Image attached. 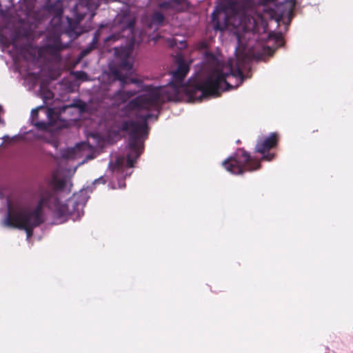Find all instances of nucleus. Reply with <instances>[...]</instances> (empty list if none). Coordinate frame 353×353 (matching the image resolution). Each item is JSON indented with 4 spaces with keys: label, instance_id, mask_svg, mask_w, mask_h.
<instances>
[{
    "label": "nucleus",
    "instance_id": "obj_1",
    "mask_svg": "<svg viewBox=\"0 0 353 353\" xmlns=\"http://www.w3.org/2000/svg\"><path fill=\"white\" fill-rule=\"evenodd\" d=\"M114 22L120 23L122 32L106 37L105 42L125 36L130 41L125 46L115 48L117 59L110 62L108 71L100 77L99 90L105 98L110 99L114 105L124 103L137 92H143L122 107L119 112V117L127 118L121 121L119 129L129 134L126 165L132 168L143 150V143L149 130L147 121L157 119V113L163 103L176 100L181 92L188 90L184 78L190 67L182 57H177V68L172 72L171 81L163 86L145 85L143 81L129 77L133 73V48L139 42L134 32L135 21L125 14H119Z\"/></svg>",
    "mask_w": 353,
    "mask_h": 353
},
{
    "label": "nucleus",
    "instance_id": "obj_2",
    "mask_svg": "<svg viewBox=\"0 0 353 353\" xmlns=\"http://www.w3.org/2000/svg\"><path fill=\"white\" fill-rule=\"evenodd\" d=\"M235 0H226L223 12H214L212 21L216 30L233 32L236 37L234 58H230L225 63L214 60V65L204 79L194 80L193 87L201 91L202 97H216L223 91L239 87L248 78L243 70L248 67L252 57L259 54L255 44L258 35L256 34V17L258 10L239 11Z\"/></svg>",
    "mask_w": 353,
    "mask_h": 353
},
{
    "label": "nucleus",
    "instance_id": "obj_3",
    "mask_svg": "<svg viewBox=\"0 0 353 353\" xmlns=\"http://www.w3.org/2000/svg\"><path fill=\"white\" fill-rule=\"evenodd\" d=\"M65 1H57L50 6V9L55 12V17L52 23L57 24L52 31H50L46 37V42L42 48L33 46L28 37V43L25 46L18 45V34H15L10 41H5L3 51H8L12 56L17 68L20 72L25 70L28 75L37 79L38 73L41 72H32L30 65H37L40 59H44L52 63H58L61 61V51L66 48L68 43H61V37L67 34L71 38L79 37L82 30L79 28L80 22L86 15H79L73 13L74 19L67 17V27L63 28L60 23L61 17L63 13Z\"/></svg>",
    "mask_w": 353,
    "mask_h": 353
},
{
    "label": "nucleus",
    "instance_id": "obj_4",
    "mask_svg": "<svg viewBox=\"0 0 353 353\" xmlns=\"http://www.w3.org/2000/svg\"><path fill=\"white\" fill-rule=\"evenodd\" d=\"M65 1H57L50 6V9L55 12V17L52 23L57 24L52 31H50L46 37V42L42 48L33 46L28 37V43L25 46L18 45V34H15L10 41H5L3 51H8L12 56L17 68L20 72L25 70L28 75L37 79L38 73L41 72H32L30 65H37L40 59H44L52 63H58L61 61V51L66 48L68 43H61V37L67 34L71 38L79 37L82 30L79 28L80 22L86 15H79L73 13L74 19L67 17V27L63 28L60 23L61 17L63 13Z\"/></svg>",
    "mask_w": 353,
    "mask_h": 353
},
{
    "label": "nucleus",
    "instance_id": "obj_5",
    "mask_svg": "<svg viewBox=\"0 0 353 353\" xmlns=\"http://www.w3.org/2000/svg\"><path fill=\"white\" fill-rule=\"evenodd\" d=\"M92 192V187L88 186L86 188H83L79 192L68 199L65 203H61L51 192H46L40 199L37 206L33 209L26 208L14 212L9 207L3 224L6 226L25 230L28 240L32 235L33 228L44 221L43 206L52 208V203H53L55 224L65 222L69 215L74 216V220L79 219L83 215V209L90 197L88 193Z\"/></svg>",
    "mask_w": 353,
    "mask_h": 353
},
{
    "label": "nucleus",
    "instance_id": "obj_6",
    "mask_svg": "<svg viewBox=\"0 0 353 353\" xmlns=\"http://www.w3.org/2000/svg\"><path fill=\"white\" fill-rule=\"evenodd\" d=\"M80 100L52 108L37 107L31 112L32 124L40 131H52L65 127L69 121L76 120L82 109Z\"/></svg>",
    "mask_w": 353,
    "mask_h": 353
},
{
    "label": "nucleus",
    "instance_id": "obj_7",
    "mask_svg": "<svg viewBox=\"0 0 353 353\" xmlns=\"http://www.w3.org/2000/svg\"><path fill=\"white\" fill-rule=\"evenodd\" d=\"M227 171L233 174H241L245 170L254 171L260 168V161L243 150H239L236 153L228 157L222 163Z\"/></svg>",
    "mask_w": 353,
    "mask_h": 353
},
{
    "label": "nucleus",
    "instance_id": "obj_8",
    "mask_svg": "<svg viewBox=\"0 0 353 353\" xmlns=\"http://www.w3.org/2000/svg\"><path fill=\"white\" fill-rule=\"evenodd\" d=\"M173 8L171 1H162L157 4L150 18V28H159L164 25L168 12Z\"/></svg>",
    "mask_w": 353,
    "mask_h": 353
},
{
    "label": "nucleus",
    "instance_id": "obj_9",
    "mask_svg": "<svg viewBox=\"0 0 353 353\" xmlns=\"http://www.w3.org/2000/svg\"><path fill=\"white\" fill-rule=\"evenodd\" d=\"M226 0H221L219 6L217 8L218 12H223L225 2ZM236 10L239 11L250 10V13H252L254 10H258V5H263L269 2L274 1V0H235Z\"/></svg>",
    "mask_w": 353,
    "mask_h": 353
},
{
    "label": "nucleus",
    "instance_id": "obj_10",
    "mask_svg": "<svg viewBox=\"0 0 353 353\" xmlns=\"http://www.w3.org/2000/svg\"><path fill=\"white\" fill-rule=\"evenodd\" d=\"M276 143L277 134L276 133H272L263 141H258L256 145V151L259 153L263 154L262 157V160L270 161L274 159V154H265V152L269 151L271 148L275 147L276 145Z\"/></svg>",
    "mask_w": 353,
    "mask_h": 353
},
{
    "label": "nucleus",
    "instance_id": "obj_11",
    "mask_svg": "<svg viewBox=\"0 0 353 353\" xmlns=\"http://www.w3.org/2000/svg\"><path fill=\"white\" fill-rule=\"evenodd\" d=\"M109 168L112 170L118 179L117 187L114 185H110L111 188L112 189L124 188L125 187V183L122 178H125L126 176H130L131 172L128 173L126 168H125L123 159L117 157L114 164L112 162H110Z\"/></svg>",
    "mask_w": 353,
    "mask_h": 353
},
{
    "label": "nucleus",
    "instance_id": "obj_12",
    "mask_svg": "<svg viewBox=\"0 0 353 353\" xmlns=\"http://www.w3.org/2000/svg\"><path fill=\"white\" fill-rule=\"evenodd\" d=\"M99 31L95 32L91 43L88 47L82 50L80 52V58H83L87 56L92 50L95 49L97 46L98 41L99 39Z\"/></svg>",
    "mask_w": 353,
    "mask_h": 353
},
{
    "label": "nucleus",
    "instance_id": "obj_13",
    "mask_svg": "<svg viewBox=\"0 0 353 353\" xmlns=\"http://www.w3.org/2000/svg\"><path fill=\"white\" fill-rule=\"evenodd\" d=\"M41 96L45 103H48V101L52 99L54 97L53 92L50 90L46 86L42 83L40 86Z\"/></svg>",
    "mask_w": 353,
    "mask_h": 353
},
{
    "label": "nucleus",
    "instance_id": "obj_14",
    "mask_svg": "<svg viewBox=\"0 0 353 353\" xmlns=\"http://www.w3.org/2000/svg\"><path fill=\"white\" fill-rule=\"evenodd\" d=\"M74 148H67L61 152V155L65 159H70L74 158Z\"/></svg>",
    "mask_w": 353,
    "mask_h": 353
},
{
    "label": "nucleus",
    "instance_id": "obj_15",
    "mask_svg": "<svg viewBox=\"0 0 353 353\" xmlns=\"http://www.w3.org/2000/svg\"><path fill=\"white\" fill-rule=\"evenodd\" d=\"M56 188L59 190H64L68 185V181L66 179H57L54 178Z\"/></svg>",
    "mask_w": 353,
    "mask_h": 353
},
{
    "label": "nucleus",
    "instance_id": "obj_16",
    "mask_svg": "<svg viewBox=\"0 0 353 353\" xmlns=\"http://www.w3.org/2000/svg\"><path fill=\"white\" fill-rule=\"evenodd\" d=\"M105 183V180L104 179L103 176H101L99 177V179H95L93 182H92V186H94L95 185L98 184V183H102V184H104Z\"/></svg>",
    "mask_w": 353,
    "mask_h": 353
},
{
    "label": "nucleus",
    "instance_id": "obj_17",
    "mask_svg": "<svg viewBox=\"0 0 353 353\" xmlns=\"http://www.w3.org/2000/svg\"><path fill=\"white\" fill-rule=\"evenodd\" d=\"M183 0H170V1H171V3L172 4V2L176 3V4H180L181 2H183Z\"/></svg>",
    "mask_w": 353,
    "mask_h": 353
},
{
    "label": "nucleus",
    "instance_id": "obj_18",
    "mask_svg": "<svg viewBox=\"0 0 353 353\" xmlns=\"http://www.w3.org/2000/svg\"><path fill=\"white\" fill-rule=\"evenodd\" d=\"M83 77H86L87 74L85 73V72H81V76H79V78H83Z\"/></svg>",
    "mask_w": 353,
    "mask_h": 353
},
{
    "label": "nucleus",
    "instance_id": "obj_19",
    "mask_svg": "<svg viewBox=\"0 0 353 353\" xmlns=\"http://www.w3.org/2000/svg\"><path fill=\"white\" fill-rule=\"evenodd\" d=\"M263 50L265 52H269L270 51H271V50H270V48L266 49V48H263Z\"/></svg>",
    "mask_w": 353,
    "mask_h": 353
},
{
    "label": "nucleus",
    "instance_id": "obj_20",
    "mask_svg": "<svg viewBox=\"0 0 353 353\" xmlns=\"http://www.w3.org/2000/svg\"><path fill=\"white\" fill-rule=\"evenodd\" d=\"M37 137L39 138V139H43V136L42 135H37Z\"/></svg>",
    "mask_w": 353,
    "mask_h": 353
},
{
    "label": "nucleus",
    "instance_id": "obj_21",
    "mask_svg": "<svg viewBox=\"0 0 353 353\" xmlns=\"http://www.w3.org/2000/svg\"><path fill=\"white\" fill-rule=\"evenodd\" d=\"M3 38L1 37V36L0 35V42H3Z\"/></svg>",
    "mask_w": 353,
    "mask_h": 353
},
{
    "label": "nucleus",
    "instance_id": "obj_22",
    "mask_svg": "<svg viewBox=\"0 0 353 353\" xmlns=\"http://www.w3.org/2000/svg\"><path fill=\"white\" fill-rule=\"evenodd\" d=\"M9 139V137H8V136H5V137H3V139H4V140H6V139Z\"/></svg>",
    "mask_w": 353,
    "mask_h": 353
},
{
    "label": "nucleus",
    "instance_id": "obj_23",
    "mask_svg": "<svg viewBox=\"0 0 353 353\" xmlns=\"http://www.w3.org/2000/svg\"><path fill=\"white\" fill-rule=\"evenodd\" d=\"M290 23V19H289L288 24H289Z\"/></svg>",
    "mask_w": 353,
    "mask_h": 353
}]
</instances>
